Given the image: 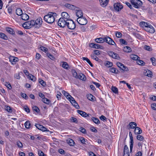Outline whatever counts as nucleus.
Returning a JSON list of instances; mask_svg holds the SVG:
<instances>
[{
    "label": "nucleus",
    "mask_w": 156,
    "mask_h": 156,
    "mask_svg": "<svg viewBox=\"0 0 156 156\" xmlns=\"http://www.w3.org/2000/svg\"><path fill=\"white\" fill-rule=\"evenodd\" d=\"M57 16L55 12H49L48 14L44 17V20L48 23H53L55 20V17Z\"/></svg>",
    "instance_id": "1"
},
{
    "label": "nucleus",
    "mask_w": 156,
    "mask_h": 156,
    "mask_svg": "<svg viewBox=\"0 0 156 156\" xmlns=\"http://www.w3.org/2000/svg\"><path fill=\"white\" fill-rule=\"evenodd\" d=\"M130 1L134 7L136 8H139L142 5V2L140 0H131Z\"/></svg>",
    "instance_id": "2"
},
{
    "label": "nucleus",
    "mask_w": 156,
    "mask_h": 156,
    "mask_svg": "<svg viewBox=\"0 0 156 156\" xmlns=\"http://www.w3.org/2000/svg\"><path fill=\"white\" fill-rule=\"evenodd\" d=\"M66 26L69 29L71 30L75 29L76 27L75 23L71 20L68 21Z\"/></svg>",
    "instance_id": "3"
},
{
    "label": "nucleus",
    "mask_w": 156,
    "mask_h": 156,
    "mask_svg": "<svg viewBox=\"0 0 156 156\" xmlns=\"http://www.w3.org/2000/svg\"><path fill=\"white\" fill-rule=\"evenodd\" d=\"M105 42L107 43L109 45L116 46V44L114 41L110 37L106 36L104 38Z\"/></svg>",
    "instance_id": "4"
},
{
    "label": "nucleus",
    "mask_w": 156,
    "mask_h": 156,
    "mask_svg": "<svg viewBox=\"0 0 156 156\" xmlns=\"http://www.w3.org/2000/svg\"><path fill=\"white\" fill-rule=\"evenodd\" d=\"M67 21L64 18H61L58 21V25L61 27H64L66 25V26Z\"/></svg>",
    "instance_id": "5"
},
{
    "label": "nucleus",
    "mask_w": 156,
    "mask_h": 156,
    "mask_svg": "<svg viewBox=\"0 0 156 156\" xmlns=\"http://www.w3.org/2000/svg\"><path fill=\"white\" fill-rule=\"evenodd\" d=\"M77 21L79 24L82 25H86L87 22L86 18L83 16L78 18Z\"/></svg>",
    "instance_id": "6"
},
{
    "label": "nucleus",
    "mask_w": 156,
    "mask_h": 156,
    "mask_svg": "<svg viewBox=\"0 0 156 156\" xmlns=\"http://www.w3.org/2000/svg\"><path fill=\"white\" fill-rule=\"evenodd\" d=\"M145 30L146 31L149 32L151 33H153L155 32V30L153 27L150 23L147 27H145Z\"/></svg>",
    "instance_id": "7"
},
{
    "label": "nucleus",
    "mask_w": 156,
    "mask_h": 156,
    "mask_svg": "<svg viewBox=\"0 0 156 156\" xmlns=\"http://www.w3.org/2000/svg\"><path fill=\"white\" fill-rule=\"evenodd\" d=\"M114 7L116 11H119L122 9L123 6L121 3L117 2L114 4Z\"/></svg>",
    "instance_id": "8"
},
{
    "label": "nucleus",
    "mask_w": 156,
    "mask_h": 156,
    "mask_svg": "<svg viewBox=\"0 0 156 156\" xmlns=\"http://www.w3.org/2000/svg\"><path fill=\"white\" fill-rule=\"evenodd\" d=\"M129 136L130 137V151L131 152L132 151V150L133 148V138L132 136V133L131 132H129Z\"/></svg>",
    "instance_id": "9"
},
{
    "label": "nucleus",
    "mask_w": 156,
    "mask_h": 156,
    "mask_svg": "<svg viewBox=\"0 0 156 156\" xmlns=\"http://www.w3.org/2000/svg\"><path fill=\"white\" fill-rule=\"evenodd\" d=\"M35 21L36 23V27L37 28L40 27L42 23V18L41 17L38 18Z\"/></svg>",
    "instance_id": "10"
},
{
    "label": "nucleus",
    "mask_w": 156,
    "mask_h": 156,
    "mask_svg": "<svg viewBox=\"0 0 156 156\" xmlns=\"http://www.w3.org/2000/svg\"><path fill=\"white\" fill-rule=\"evenodd\" d=\"M35 126L38 129L42 130L43 131H48L47 130V129L42 125L36 123Z\"/></svg>",
    "instance_id": "11"
},
{
    "label": "nucleus",
    "mask_w": 156,
    "mask_h": 156,
    "mask_svg": "<svg viewBox=\"0 0 156 156\" xmlns=\"http://www.w3.org/2000/svg\"><path fill=\"white\" fill-rule=\"evenodd\" d=\"M69 101L76 108V109H79V108L80 107L79 105L73 97L71 98V99Z\"/></svg>",
    "instance_id": "12"
},
{
    "label": "nucleus",
    "mask_w": 156,
    "mask_h": 156,
    "mask_svg": "<svg viewBox=\"0 0 156 156\" xmlns=\"http://www.w3.org/2000/svg\"><path fill=\"white\" fill-rule=\"evenodd\" d=\"M61 16L62 18H63L65 19V20L68 21L69 20L70 16L66 12H63L61 14Z\"/></svg>",
    "instance_id": "13"
},
{
    "label": "nucleus",
    "mask_w": 156,
    "mask_h": 156,
    "mask_svg": "<svg viewBox=\"0 0 156 156\" xmlns=\"http://www.w3.org/2000/svg\"><path fill=\"white\" fill-rule=\"evenodd\" d=\"M77 12H76V15L78 18L82 17L83 16V13L82 11L80 9L77 7L76 9H75Z\"/></svg>",
    "instance_id": "14"
},
{
    "label": "nucleus",
    "mask_w": 156,
    "mask_h": 156,
    "mask_svg": "<svg viewBox=\"0 0 156 156\" xmlns=\"http://www.w3.org/2000/svg\"><path fill=\"white\" fill-rule=\"evenodd\" d=\"M100 5L102 7H105L108 4L109 0H99Z\"/></svg>",
    "instance_id": "15"
},
{
    "label": "nucleus",
    "mask_w": 156,
    "mask_h": 156,
    "mask_svg": "<svg viewBox=\"0 0 156 156\" xmlns=\"http://www.w3.org/2000/svg\"><path fill=\"white\" fill-rule=\"evenodd\" d=\"M77 112L84 117L86 118L87 116H89L88 114H87L86 112L82 111L77 110Z\"/></svg>",
    "instance_id": "16"
},
{
    "label": "nucleus",
    "mask_w": 156,
    "mask_h": 156,
    "mask_svg": "<svg viewBox=\"0 0 156 156\" xmlns=\"http://www.w3.org/2000/svg\"><path fill=\"white\" fill-rule=\"evenodd\" d=\"M23 27L26 29H29L31 27L30 21H27L24 23L23 24Z\"/></svg>",
    "instance_id": "17"
},
{
    "label": "nucleus",
    "mask_w": 156,
    "mask_h": 156,
    "mask_svg": "<svg viewBox=\"0 0 156 156\" xmlns=\"http://www.w3.org/2000/svg\"><path fill=\"white\" fill-rule=\"evenodd\" d=\"M9 61L12 64H15L16 62H18L19 61V59L17 57H14L13 56L9 58Z\"/></svg>",
    "instance_id": "18"
},
{
    "label": "nucleus",
    "mask_w": 156,
    "mask_h": 156,
    "mask_svg": "<svg viewBox=\"0 0 156 156\" xmlns=\"http://www.w3.org/2000/svg\"><path fill=\"white\" fill-rule=\"evenodd\" d=\"M62 93L69 100L71 99V98H73L68 92L64 90H63L62 91Z\"/></svg>",
    "instance_id": "19"
},
{
    "label": "nucleus",
    "mask_w": 156,
    "mask_h": 156,
    "mask_svg": "<svg viewBox=\"0 0 156 156\" xmlns=\"http://www.w3.org/2000/svg\"><path fill=\"white\" fill-rule=\"evenodd\" d=\"M64 6L67 8L75 10L76 9V8H77V7L76 6L68 3L65 4Z\"/></svg>",
    "instance_id": "20"
},
{
    "label": "nucleus",
    "mask_w": 156,
    "mask_h": 156,
    "mask_svg": "<svg viewBox=\"0 0 156 156\" xmlns=\"http://www.w3.org/2000/svg\"><path fill=\"white\" fill-rule=\"evenodd\" d=\"M134 132L135 135H137L141 134L142 132V130L140 128L136 127L135 128Z\"/></svg>",
    "instance_id": "21"
},
{
    "label": "nucleus",
    "mask_w": 156,
    "mask_h": 156,
    "mask_svg": "<svg viewBox=\"0 0 156 156\" xmlns=\"http://www.w3.org/2000/svg\"><path fill=\"white\" fill-rule=\"evenodd\" d=\"M149 24V23L145 22H141L139 23L140 26L143 27L144 30L145 27H147Z\"/></svg>",
    "instance_id": "22"
},
{
    "label": "nucleus",
    "mask_w": 156,
    "mask_h": 156,
    "mask_svg": "<svg viewBox=\"0 0 156 156\" xmlns=\"http://www.w3.org/2000/svg\"><path fill=\"white\" fill-rule=\"evenodd\" d=\"M21 18L22 20H27L29 19V16L28 15L25 13H23L21 16Z\"/></svg>",
    "instance_id": "23"
},
{
    "label": "nucleus",
    "mask_w": 156,
    "mask_h": 156,
    "mask_svg": "<svg viewBox=\"0 0 156 156\" xmlns=\"http://www.w3.org/2000/svg\"><path fill=\"white\" fill-rule=\"evenodd\" d=\"M78 77L77 78L81 80L85 81L86 80V77L85 75L81 73L79 74Z\"/></svg>",
    "instance_id": "24"
},
{
    "label": "nucleus",
    "mask_w": 156,
    "mask_h": 156,
    "mask_svg": "<svg viewBox=\"0 0 156 156\" xmlns=\"http://www.w3.org/2000/svg\"><path fill=\"white\" fill-rule=\"evenodd\" d=\"M129 129H134L137 126L136 124L134 122H131L129 123Z\"/></svg>",
    "instance_id": "25"
},
{
    "label": "nucleus",
    "mask_w": 156,
    "mask_h": 156,
    "mask_svg": "<svg viewBox=\"0 0 156 156\" xmlns=\"http://www.w3.org/2000/svg\"><path fill=\"white\" fill-rule=\"evenodd\" d=\"M95 41L98 43H102L105 42L104 38L103 37L96 38L95 39Z\"/></svg>",
    "instance_id": "26"
},
{
    "label": "nucleus",
    "mask_w": 156,
    "mask_h": 156,
    "mask_svg": "<svg viewBox=\"0 0 156 156\" xmlns=\"http://www.w3.org/2000/svg\"><path fill=\"white\" fill-rule=\"evenodd\" d=\"M91 119L94 123L97 124H99L100 123V121L98 118L92 117L91 118Z\"/></svg>",
    "instance_id": "27"
},
{
    "label": "nucleus",
    "mask_w": 156,
    "mask_h": 156,
    "mask_svg": "<svg viewBox=\"0 0 156 156\" xmlns=\"http://www.w3.org/2000/svg\"><path fill=\"white\" fill-rule=\"evenodd\" d=\"M67 142L68 144L70 146H73L75 144V142L72 139H69L67 140Z\"/></svg>",
    "instance_id": "28"
},
{
    "label": "nucleus",
    "mask_w": 156,
    "mask_h": 156,
    "mask_svg": "<svg viewBox=\"0 0 156 156\" xmlns=\"http://www.w3.org/2000/svg\"><path fill=\"white\" fill-rule=\"evenodd\" d=\"M16 13L18 16H21L23 14L22 10L20 8H17L16 10Z\"/></svg>",
    "instance_id": "29"
},
{
    "label": "nucleus",
    "mask_w": 156,
    "mask_h": 156,
    "mask_svg": "<svg viewBox=\"0 0 156 156\" xmlns=\"http://www.w3.org/2000/svg\"><path fill=\"white\" fill-rule=\"evenodd\" d=\"M6 30L7 32L10 34H15V32L12 28H6Z\"/></svg>",
    "instance_id": "30"
},
{
    "label": "nucleus",
    "mask_w": 156,
    "mask_h": 156,
    "mask_svg": "<svg viewBox=\"0 0 156 156\" xmlns=\"http://www.w3.org/2000/svg\"><path fill=\"white\" fill-rule=\"evenodd\" d=\"M25 127L27 129H29L31 127V124L29 121H27L24 123Z\"/></svg>",
    "instance_id": "31"
},
{
    "label": "nucleus",
    "mask_w": 156,
    "mask_h": 156,
    "mask_svg": "<svg viewBox=\"0 0 156 156\" xmlns=\"http://www.w3.org/2000/svg\"><path fill=\"white\" fill-rule=\"evenodd\" d=\"M130 58L131 59L134 60H138V58H140V57L137 55L132 54L130 55Z\"/></svg>",
    "instance_id": "32"
},
{
    "label": "nucleus",
    "mask_w": 156,
    "mask_h": 156,
    "mask_svg": "<svg viewBox=\"0 0 156 156\" xmlns=\"http://www.w3.org/2000/svg\"><path fill=\"white\" fill-rule=\"evenodd\" d=\"M82 59L83 60L86 61L91 67H93V64L91 62L90 60L87 58L83 57Z\"/></svg>",
    "instance_id": "33"
},
{
    "label": "nucleus",
    "mask_w": 156,
    "mask_h": 156,
    "mask_svg": "<svg viewBox=\"0 0 156 156\" xmlns=\"http://www.w3.org/2000/svg\"><path fill=\"white\" fill-rule=\"evenodd\" d=\"M62 66L64 69H69V65L67 62H62Z\"/></svg>",
    "instance_id": "34"
},
{
    "label": "nucleus",
    "mask_w": 156,
    "mask_h": 156,
    "mask_svg": "<svg viewBox=\"0 0 156 156\" xmlns=\"http://www.w3.org/2000/svg\"><path fill=\"white\" fill-rule=\"evenodd\" d=\"M112 62L108 61H106L105 63V66L108 67H110L113 66Z\"/></svg>",
    "instance_id": "35"
},
{
    "label": "nucleus",
    "mask_w": 156,
    "mask_h": 156,
    "mask_svg": "<svg viewBox=\"0 0 156 156\" xmlns=\"http://www.w3.org/2000/svg\"><path fill=\"white\" fill-rule=\"evenodd\" d=\"M0 37L5 40H7L8 39V37L7 36L2 33H0Z\"/></svg>",
    "instance_id": "36"
},
{
    "label": "nucleus",
    "mask_w": 156,
    "mask_h": 156,
    "mask_svg": "<svg viewBox=\"0 0 156 156\" xmlns=\"http://www.w3.org/2000/svg\"><path fill=\"white\" fill-rule=\"evenodd\" d=\"M123 50L124 52H129L131 51V48L128 46L125 47L123 48Z\"/></svg>",
    "instance_id": "37"
},
{
    "label": "nucleus",
    "mask_w": 156,
    "mask_h": 156,
    "mask_svg": "<svg viewBox=\"0 0 156 156\" xmlns=\"http://www.w3.org/2000/svg\"><path fill=\"white\" fill-rule=\"evenodd\" d=\"M32 110L34 111H35L37 113L40 112V110L36 106H34L32 107Z\"/></svg>",
    "instance_id": "38"
},
{
    "label": "nucleus",
    "mask_w": 156,
    "mask_h": 156,
    "mask_svg": "<svg viewBox=\"0 0 156 156\" xmlns=\"http://www.w3.org/2000/svg\"><path fill=\"white\" fill-rule=\"evenodd\" d=\"M40 48L41 51H44L45 53H46V54L48 53V49L47 48L42 46H41L40 47Z\"/></svg>",
    "instance_id": "39"
},
{
    "label": "nucleus",
    "mask_w": 156,
    "mask_h": 156,
    "mask_svg": "<svg viewBox=\"0 0 156 156\" xmlns=\"http://www.w3.org/2000/svg\"><path fill=\"white\" fill-rule=\"evenodd\" d=\"M111 90L114 93L116 94L118 93V89L116 87L112 86L111 88Z\"/></svg>",
    "instance_id": "40"
},
{
    "label": "nucleus",
    "mask_w": 156,
    "mask_h": 156,
    "mask_svg": "<svg viewBox=\"0 0 156 156\" xmlns=\"http://www.w3.org/2000/svg\"><path fill=\"white\" fill-rule=\"evenodd\" d=\"M72 72L73 73V76L76 78H77L78 77V75L76 73V71L74 69L72 70Z\"/></svg>",
    "instance_id": "41"
},
{
    "label": "nucleus",
    "mask_w": 156,
    "mask_h": 156,
    "mask_svg": "<svg viewBox=\"0 0 156 156\" xmlns=\"http://www.w3.org/2000/svg\"><path fill=\"white\" fill-rule=\"evenodd\" d=\"M28 78L33 81H35L36 80V78L32 74H30L28 77Z\"/></svg>",
    "instance_id": "42"
},
{
    "label": "nucleus",
    "mask_w": 156,
    "mask_h": 156,
    "mask_svg": "<svg viewBox=\"0 0 156 156\" xmlns=\"http://www.w3.org/2000/svg\"><path fill=\"white\" fill-rule=\"evenodd\" d=\"M42 101L45 103L49 104L50 103V101L48 98H44L42 99Z\"/></svg>",
    "instance_id": "43"
},
{
    "label": "nucleus",
    "mask_w": 156,
    "mask_h": 156,
    "mask_svg": "<svg viewBox=\"0 0 156 156\" xmlns=\"http://www.w3.org/2000/svg\"><path fill=\"white\" fill-rule=\"evenodd\" d=\"M137 62L138 64L140 65L144 66L145 63L142 60L138 59L137 61Z\"/></svg>",
    "instance_id": "44"
},
{
    "label": "nucleus",
    "mask_w": 156,
    "mask_h": 156,
    "mask_svg": "<svg viewBox=\"0 0 156 156\" xmlns=\"http://www.w3.org/2000/svg\"><path fill=\"white\" fill-rule=\"evenodd\" d=\"M112 58H113L117 59H119L120 58L118 55L115 52H114V54H113V56Z\"/></svg>",
    "instance_id": "45"
},
{
    "label": "nucleus",
    "mask_w": 156,
    "mask_h": 156,
    "mask_svg": "<svg viewBox=\"0 0 156 156\" xmlns=\"http://www.w3.org/2000/svg\"><path fill=\"white\" fill-rule=\"evenodd\" d=\"M30 23L31 27H36V22L34 20H32L31 21H30Z\"/></svg>",
    "instance_id": "46"
},
{
    "label": "nucleus",
    "mask_w": 156,
    "mask_h": 156,
    "mask_svg": "<svg viewBox=\"0 0 156 156\" xmlns=\"http://www.w3.org/2000/svg\"><path fill=\"white\" fill-rule=\"evenodd\" d=\"M122 65L123 66H122L120 67V69H122L123 71H128V68L126 66H125L123 64H122Z\"/></svg>",
    "instance_id": "47"
},
{
    "label": "nucleus",
    "mask_w": 156,
    "mask_h": 156,
    "mask_svg": "<svg viewBox=\"0 0 156 156\" xmlns=\"http://www.w3.org/2000/svg\"><path fill=\"white\" fill-rule=\"evenodd\" d=\"M95 97L92 94H90L87 97V98L91 101H94Z\"/></svg>",
    "instance_id": "48"
},
{
    "label": "nucleus",
    "mask_w": 156,
    "mask_h": 156,
    "mask_svg": "<svg viewBox=\"0 0 156 156\" xmlns=\"http://www.w3.org/2000/svg\"><path fill=\"white\" fill-rule=\"evenodd\" d=\"M145 73V75H146L148 77L151 76L152 75V72L149 70H148L147 71L146 73Z\"/></svg>",
    "instance_id": "49"
},
{
    "label": "nucleus",
    "mask_w": 156,
    "mask_h": 156,
    "mask_svg": "<svg viewBox=\"0 0 156 156\" xmlns=\"http://www.w3.org/2000/svg\"><path fill=\"white\" fill-rule=\"evenodd\" d=\"M150 60L152 62V65L154 66H156V63L155 62L156 59L154 57H152L151 58Z\"/></svg>",
    "instance_id": "50"
},
{
    "label": "nucleus",
    "mask_w": 156,
    "mask_h": 156,
    "mask_svg": "<svg viewBox=\"0 0 156 156\" xmlns=\"http://www.w3.org/2000/svg\"><path fill=\"white\" fill-rule=\"evenodd\" d=\"M39 82L43 86L45 87L46 85V83L43 80L40 79Z\"/></svg>",
    "instance_id": "51"
},
{
    "label": "nucleus",
    "mask_w": 156,
    "mask_h": 156,
    "mask_svg": "<svg viewBox=\"0 0 156 156\" xmlns=\"http://www.w3.org/2000/svg\"><path fill=\"white\" fill-rule=\"evenodd\" d=\"M136 138L138 140L140 141H142L144 140V137L141 135H138L136 136Z\"/></svg>",
    "instance_id": "52"
},
{
    "label": "nucleus",
    "mask_w": 156,
    "mask_h": 156,
    "mask_svg": "<svg viewBox=\"0 0 156 156\" xmlns=\"http://www.w3.org/2000/svg\"><path fill=\"white\" fill-rule=\"evenodd\" d=\"M70 120L72 122L77 123L78 122V121L77 119L74 117H71L70 118Z\"/></svg>",
    "instance_id": "53"
},
{
    "label": "nucleus",
    "mask_w": 156,
    "mask_h": 156,
    "mask_svg": "<svg viewBox=\"0 0 156 156\" xmlns=\"http://www.w3.org/2000/svg\"><path fill=\"white\" fill-rule=\"evenodd\" d=\"M51 59L53 60L55 59L53 55H51L48 52L46 54Z\"/></svg>",
    "instance_id": "54"
},
{
    "label": "nucleus",
    "mask_w": 156,
    "mask_h": 156,
    "mask_svg": "<svg viewBox=\"0 0 156 156\" xmlns=\"http://www.w3.org/2000/svg\"><path fill=\"white\" fill-rule=\"evenodd\" d=\"M116 69L114 68H111L110 69V72L112 73H118V70L117 71V72H116Z\"/></svg>",
    "instance_id": "55"
},
{
    "label": "nucleus",
    "mask_w": 156,
    "mask_h": 156,
    "mask_svg": "<svg viewBox=\"0 0 156 156\" xmlns=\"http://www.w3.org/2000/svg\"><path fill=\"white\" fill-rule=\"evenodd\" d=\"M124 153H129L128 148L126 145H125L124 147Z\"/></svg>",
    "instance_id": "56"
},
{
    "label": "nucleus",
    "mask_w": 156,
    "mask_h": 156,
    "mask_svg": "<svg viewBox=\"0 0 156 156\" xmlns=\"http://www.w3.org/2000/svg\"><path fill=\"white\" fill-rule=\"evenodd\" d=\"M119 41L120 43H121L122 44L127 45V42L123 39H120Z\"/></svg>",
    "instance_id": "57"
},
{
    "label": "nucleus",
    "mask_w": 156,
    "mask_h": 156,
    "mask_svg": "<svg viewBox=\"0 0 156 156\" xmlns=\"http://www.w3.org/2000/svg\"><path fill=\"white\" fill-rule=\"evenodd\" d=\"M38 154L39 156H45V154L41 151L38 150Z\"/></svg>",
    "instance_id": "58"
},
{
    "label": "nucleus",
    "mask_w": 156,
    "mask_h": 156,
    "mask_svg": "<svg viewBox=\"0 0 156 156\" xmlns=\"http://www.w3.org/2000/svg\"><path fill=\"white\" fill-rule=\"evenodd\" d=\"M115 34L116 36L118 38L121 37L122 36V34L119 32H116Z\"/></svg>",
    "instance_id": "59"
},
{
    "label": "nucleus",
    "mask_w": 156,
    "mask_h": 156,
    "mask_svg": "<svg viewBox=\"0 0 156 156\" xmlns=\"http://www.w3.org/2000/svg\"><path fill=\"white\" fill-rule=\"evenodd\" d=\"M79 129L80 131L81 132H82V133H84V134L86 133V130L83 127H80L79 128Z\"/></svg>",
    "instance_id": "60"
},
{
    "label": "nucleus",
    "mask_w": 156,
    "mask_h": 156,
    "mask_svg": "<svg viewBox=\"0 0 156 156\" xmlns=\"http://www.w3.org/2000/svg\"><path fill=\"white\" fill-rule=\"evenodd\" d=\"M6 110L9 112H12V110L11 108L9 106H7L6 108Z\"/></svg>",
    "instance_id": "61"
},
{
    "label": "nucleus",
    "mask_w": 156,
    "mask_h": 156,
    "mask_svg": "<svg viewBox=\"0 0 156 156\" xmlns=\"http://www.w3.org/2000/svg\"><path fill=\"white\" fill-rule=\"evenodd\" d=\"M24 109L27 113L30 112V110L29 108L27 106H25L23 107Z\"/></svg>",
    "instance_id": "62"
},
{
    "label": "nucleus",
    "mask_w": 156,
    "mask_h": 156,
    "mask_svg": "<svg viewBox=\"0 0 156 156\" xmlns=\"http://www.w3.org/2000/svg\"><path fill=\"white\" fill-rule=\"evenodd\" d=\"M144 48L145 50H148V51H151V48L149 46H145Z\"/></svg>",
    "instance_id": "63"
},
{
    "label": "nucleus",
    "mask_w": 156,
    "mask_h": 156,
    "mask_svg": "<svg viewBox=\"0 0 156 156\" xmlns=\"http://www.w3.org/2000/svg\"><path fill=\"white\" fill-rule=\"evenodd\" d=\"M14 77L16 79L19 80L20 78V73L15 74L14 75Z\"/></svg>",
    "instance_id": "64"
}]
</instances>
